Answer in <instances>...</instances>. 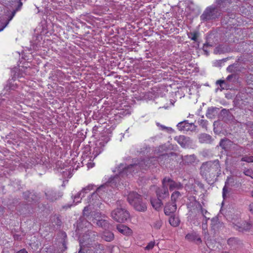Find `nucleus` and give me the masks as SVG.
Here are the masks:
<instances>
[{"label":"nucleus","instance_id":"obj_55","mask_svg":"<svg viewBox=\"0 0 253 253\" xmlns=\"http://www.w3.org/2000/svg\"><path fill=\"white\" fill-rule=\"evenodd\" d=\"M71 206H68L67 207L70 208Z\"/></svg>","mask_w":253,"mask_h":253},{"label":"nucleus","instance_id":"obj_28","mask_svg":"<svg viewBox=\"0 0 253 253\" xmlns=\"http://www.w3.org/2000/svg\"><path fill=\"white\" fill-rule=\"evenodd\" d=\"M198 206L200 208L201 212L203 215V217L205 218V222H207V220L210 218V217L209 216L210 215V213L205 209H203L201 204L198 203Z\"/></svg>","mask_w":253,"mask_h":253},{"label":"nucleus","instance_id":"obj_4","mask_svg":"<svg viewBox=\"0 0 253 253\" xmlns=\"http://www.w3.org/2000/svg\"><path fill=\"white\" fill-rule=\"evenodd\" d=\"M128 203L137 211H144L147 209V206L142 201L141 196L135 192H130L127 198Z\"/></svg>","mask_w":253,"mask_h":253},{"label":"nucleus","instance_id":"obj_20","mask_svg":"<svg viewBox=\"0 0 253 253\" xmlns=\"http://www.w3.org/2000/svg\"><path fill=\"white\" fill-rule=\"evenodd\" d=\"M161 198L158 197L157 198H152L151 200V204L156 210L159 211L161 209L162 205H163L161 201Z\"/></svg>","mask_w":253,"mask_h":253},{"label":"nucleus","instance_id":"obj_34","mask_svg":"<svg viewBox=\"0 0 253 253\" xmlns=\"http://www.w3.org/2000/svg\"><path fill=\"white\" fill-rule=\"evenodd\" d=\"M102 151V148L100 146H96L94 147L93 151V155H94V158L96 157Z\"/></svg>","mask_w":253,"mask_h":253},{"label":"nucleus","instance_id":"obj_10","mask_svg":"<svg viewBox=\"0 0 253 253\" xmlns=\"http://www.w3.org/2000/svg\"><path fill=\"white\" fill-rule=\"evenodd\" d=\"M174 140L176 141L182 148H188L190 147L192 143V141L190 137L184 135L175 136Z\"/></svg>","mask_w":253,"mask_h":253},{"label":"nucleus","instance_id":"obj_12","mask_svg":"<svg viewBox=\"0 0 253 253\" xmlns=\"http://www.w3.org/2000/svg\"><path fill=\"white\" fill-rule=\"evenodd\" d=\"M46 198L51 202L59 199L62 196V193L59 191H55L52 189L47 190L45 192Z\"/></svg>","mask_w":253,"mask_h":253},{"label":"nucleus","instance_id":"obj_42","mask_svg":"<svg viewBox=\"0 0 253 253\" xmlns=\"http://www.w3.org/2000/svg\"><path fill=\"white\" fill-rule=\"evenodd\" d=\"M235 239L234 238H230L228 240L227 243L228 245H232Z\"/></svg>","mask_w":253,"mask_h":253},{"label":"nucleus","instance_id":"obj_35","mask_svg":"<svg viewBox=\"0 0 253 253\" xmlns=\"http://www.w3.org/2000/svg\"><path fill=\"white\" fill-rule=\"evenodd\" d=\"M240 156H239L238 157L233 156L232 157L230 160V163L232 166H236L238 165L239 162L240 161V160L239 159Z\"/></svg>","mask_w":253,"mask_h":253},{"label":"nucleus","instance_id":"obj_9","mask_svg":"<svg viewBox=\"0 0 253 253\" xmlns=\"http://www.w3.org/2000/svg\"><path fill=\"white\" fill-rule=\"evenodd\" d=\"M162 183L164 185L166 184L167 186H169L170 191L174 190H180L183 188L182 184L180 182H177L169 178L165 177L163 179Z\"/></svg>","mask_w":253,"mask_h":253},{"label":"nucleus","instance_id":"obj_26","mask_svg":"<svg viewBox=\"0 0 253 253\" xmlns=\"http://www.w3.org/2000/svg\"><path fill=\"white\" fill-rule=\"evenodd\" d=\"M103 238L107 242H111L114 240V235L111 232L105 231L103 233Z\"/></svg>","mask_w":253,"mask_h":253},{"label":"nucleus","instance_id":"obj_50","mask_svg":"<svg viewBox=\"0 0 253 253\" xmlns=\"http://www.w3.org/2000/svg\"><path fill=\"white\" fill-rule=\"evenodd\" d=\"M241 166L242 167H243V166H244V163H241Z\"/></svg>","mask_w":253,"mask_h":253},{"label":"nucleus","instance_id":"obj_49","mask_svg":"<svg viewBox=\"0 0 253 253\" xmlns=\"http://www.w3.org/2000/svg\"><path fill=\"white\" fill-rule=\"evenodd\" d=\"M161 126L162 127L163 129H168V128L165 126Z\"/></svg>","mask_w":253,"mask_h":253},{"label":"nucleus","instance_id":"obj_33","mask_svg":"<svg viewBox=\"0 0 253 253\" xmlns=\"http://www.w3.org/2000/svg\"><path fill=\"white\" fill-rule=\"evenodd\" d=\"M181 195L180 193L178 191L174 192L171 196V199L172 203H175L179 197Z\"/></svg>","mask_w":253,"mask_h":253},{"label":"nucleus","instance_id":"obj_23","mask_svg":"<svg viewBox=\"0 0 253 253\" xmlns=\"http://www.w3.org/2000/svg\"><path fill=\"white\" fill-rule=\"evenodd\" d=\"M196 160V156L193 154L184 156V162L187 165H191L194 163Z\"/></svg>","mask_w":253,"mask_h":253},{"label":"nucleus","instance_id":"obj_21","mask_svg":"<svg viewBox=\"0 0 253 253\" xmlns=\"http://www.w3.org/2000/svg\"><path fill=\"white\" fill-rule=\"evenodd\" d=\"M232 143V141L230 140L227 138H223L221 139L219 145L223 149L226 150L231 147Z\"/></svg>","mask_w":253,"mask_h":253},{"label":"nucleus","instance_id":"obj_6","mask_svg":"<svg viewBox=\"0 0 253 253\" xmlns=\"http://www.w3.org/2000/svg\"><path fill=\"white\" fill-rule=\"evenodd\" d=\"M233 228L242 233L249 232L253 229V221L232 219Z\"/></svg>","mask_w":253,"mask_h":253},{"label":"nucleus","instance_id":"obj_24","mask_svg":"<svg viewBox=\"0 0 253 253\" xmlns=\"http://www.w3.org/2000/svg\"><path fill=\"white\" fill-rule=\"evenodd\" d=\"M169 223L171 226L177 227L179 224L180 220L177 216L171 215L169 218Z\"/></svg>","mask_w":253,"mask_h":253},{"label":"nucleus","instance_id":"obj_22","mask_svg":"<svg viewBox=\"0 0 253 253\" xmlns=\"http://www.w3.org/2000/svg\"><path fill=\"white\" fill-rule=\"evenodd\" d=\"M117 230L124 235H128L131 232V230L126 226L122 224H119L117 226Z\"/></svg>","mask_w":253,"mask_h":253},{"label":"nucleus","instance_id":"obj_44","mask_svg":"<svg viewBox=\"0 0 253 253\" xmlns=\"http://www.w3.org/2000/svg\"><path fill=\"white\" fill-rule=\"evenodd\" d=\"M16 253H28V252L25 249H23L17 252Z\"/></svg>","mask_w":253,"mask_h":253},{"label":"nucleus","instance_id":"obj_38","mask_svg":"<svg viewBox=\"0 0 253 253\" xmlns=\"http://www.w3.org/2000/svg\"><path fill=\"white\" fill-rule=\"evenodd\" d=\"M24 195L25 198L26 199H31L32 200H34L32 197L33 196V195H32L31 193H30L29 192L24 193Z\"/></svg>","mask_w":253,"mask_h":253},{"label":"nucleus","instance_id":"obj_19","mask_svg":"<svg viewBox=\"0 0 253 253\" xmlns=\"http://www.w3.org/2000/svg\"><path fill=\"white\" fill-rule=\"evenodd\" d=\"M230 182H234L233 179L232 177H228L225 182V185L222 189V197L224 199L227 197V195L229 193L228 186Z\"/></svg>","mask_w":253,"mask_h":253},{"label":"nucleus","instance_id":"obj_14","mask_svg":"<svg viewBox=\"0 0 253 253\" xmlns=\"http://www.w3.org/2000/svg\"><path fill=\"white\" fill-rule=\"evenodd\" d=\"M157 196L161 199H165L168 197L169 195L168 186L166 184L163 183V186L161 188H158L156 190Z\"/></svg>","mask_w":253,"mask_h":253},{"label":"nucleus","instance_id":"obj_31","mask_svg":"<svg viewBox=\"0 0 253 253\" xmlns=\"http://www.w3.org/2000/svg\"><path fill=\"white\" fill-rule=\"evenodd\" d=\"M198 123L201 127H202L203 128H205L206 130L207 129L208 122L207 120H204L203 119H199L198 121Z\"/></svg>","mask_w":253,"mask_h":253},{"label":"nucleus","instance_id":"obj_43","mask_svg":"<svg viewBox=\"0 0 253 253\" xmlns=\"http://www.w3.org/2000/svg\"><path fill=\"white\" fill-rule=\"evenodd\" d=\"M249 132L250 134L253 136V124H252V126L249 129Z\"/></svg>","mask_w":253,"mask_h":253},{"label":"nucleus","instance_id":"obj_41","mask_svg":"<svg viewBox=\"0 0 253 253\" xmlns=\"http://www.w3.org/2000/svg\"><path fill=\"white\" fill-rule=\"evenodd\" d=\"M21 0H19L18 2V4L17 7L16 8V10L19 11L21 8L22 7V6L23 5L22 2L20 1Z\"/></svg>","mask_w":253,"mask_h":253},{"label":"nucleus","instance_id":"obj_47","mask_svg":"<svg viewBox=\"0 0 253 253\" xmlns=\"http://www.w3.org/2000/svg\"><path fill=\"white\" fill-rule=\"evenodd\" d=\"M249 208L251 212L253 214V203L250 205Z\"/></svg>","mask_w":253,"mask_h":253},{"label":"nucleus","instance_id":"obj_2","mask_svg":"<svg viewBox=\"0 0 253 253\" xmlns=\"http://www.w3.org/2000/svg\"><path fill=\"white\" fill-rule=\"evenodd\" d=\"M167 156L165 154L162 155L158 158L157 157H151L147 158L146 160H142L140 162L126 166V165L121 164L118 169L117 171L119 172L120 176H124L125 175H127V173H131L134 172V170H132L133 169H146L147 168H149L151 165H155L158 162H159V160L161 159L166 158Z\"/></svg>","mask_w":253,"mask_h":253},{"label":"nucleus","instance_id":"obj_1","mask_svg":"<svg viewBox=\"0 0 253 253\" xmlns=\"http://www.w3.org/2000/svg\"><path fill=\"white\" fill-rule=\"evenodd\" d=\"M110 182H107L104 184L101 185L87 198L88 205L85 207L83 210V216L86 218L89 219L91 213H94L92 212L93 210H97L101 209L102 205V199L99 194H102V192L107 191L109 188Z\"/></svg>","mask_w":253,"mask_h":253},{"label":"nucleus","instance_id":"obj_7","mask_svg":"<svg viewBox=\"0 0 253 253\" xmlns=\"http://www.w3.org/2000/svg\"><path fill=\"white\" fill-rule=\"evenodd\" d=\"M218 8L215 5H211L206 8L201 16L202 20H208L217 18L218 16Z\"/></svg>","mask_w":253,"mask_h":253},{"label":"nucleus","instance_id":"obj_29","mask_svg":"<svg viewBox=\"0 0 253 253\" xmlns=\"http://www.w3.org/2000/svg\"><path fill=\"white\" fill-rule=\"evenodd\" d=\"M199 32L197 31H195L193 32H189L187 33V36L188 38L190 39L191 40L196 42L197 41V38L199 36Z\"/></svg>","mask_w":253,"mask_h":253},{"label":"nucleus","instance_id":"obj_32","mask_svg":"<svg viewBox=\"0 0 253 253\" xmlns=\"http://www.w3.org/2000/svg\"><path fill=\"white\" fill-rule=\"evenodd\" d=\"M162 221L161 219H157L153 224V227L156 229H159L162 225Z\"/></svg>","mask_w":253,"mask_h":253},{"label":"nucleus","instance_id":"obj_52","mask_svg":"<svg viewBox=\"0 0 253 253\" xmlns=\"http://www.w3.org/2000/svg\"><path fill=\"white\" fill-rule=\"evenodd\" d=\"M79 253H82V252L81 250H80L79 251Z\"/></svg>","mask_w":253,"mask_h":253},{"label":"nucleus","instance_id":"obj_53","mask_svg":"<svg viewBox=\"0 0 253 253\" xmlns=\"http://www.w3.org/2000/svg\"><path fill=\"white\" fill-rule=\"evenodd\" d=\"M251 123H250V122H249V123H248V126H249V125H251Z\"/></svg>","mask_w":253,"mask_h":253},{"label":"nucleus","instance_id":"obj_40","mask_svg":"<svg viewBox=\"0 0 253 253\" xmlns=\"http://www.w3.org/2000/svg\"><path fill=\"white\" fill-rule=\"evenodd\" d=\"M87 236L88 235L87 234L83 236V243L84 242H86L87 244H89V242H88V240H89V238H88Z\"/></svg>","mask_w":253,"mask_h":253},{"label":"nucleus","instance_id":"obj_11","mask_svg":"<svg viewBox=\"0 0 253 253\" xmlns=\"http://www.w3.org/2000/svg\"><path fill=\"white\" fill-rule=\"evenodd\" d=\"M185 239L188 242L194 243L197 245H200L202 242L199 234L194 231L187 234L185 237Z\"/></svg>","mask_w":253,"mask_h":253},{"label":"nucleus","instance_id":"obj_46","mask_svg":"<svg viewBox=\"0 0 253 253\" xmlns=\"http://www.w3.org/2000/svg\"><path fill=\"white\" fill-rule=\"evenodd\" d=\"M233 68V65H230L227 68V71L229 72H232V68Z\"/></svg>","mask_w":253,"mask_h":253},{"label":"nucleus","instance_id":"obj_48","mask_svg":"<svg viewBox=\"0 0 253 253\" xmlns=\"http://www.w3.org/2000/svg\"><path fill=\"white\" fill-rule=\"evenodd\" d=\"M8 22H7L0 29V31L3 30V29L7 26L8 24Z\"/></svg>","mask_w":253,"mask_h":253},{"label":"nucleus","instance_id":"obj_56","mask_svg":"<svg viewBox=\"0 0 253 253\" xmlns=\"http://www.w3.org/2000/svg\"><path fill=\"white\" fill-rule=\"evenodd\" d=\"M252 196L253 197V191L252 192Z\"/></svg>","mask_w":253,"mask_h":253},{"label":"nucleus","instance_id":"obj_37","mask_svg":"<svg viewBox=\"0 0 253 253\" xmlns=\"http://www.w3.org/2000/svg\"><path fill=\"white\" fill-rule=\"evenodd\" d=\"M253 172V171L250 169H246L244 170L243 173H244L245 175L251 177Z\"/></svg>","mask_w":253,"mask_h":253},{"label":"nucleus","instance_id":"obj_30","mask_svg":"<svg viewBox=\"0 0 253 253\" xmlns=\"http://www.w3.org/2000/svg\"><path fill=\"white\" fill-rule=\"evenodd\" d=\"M240 162H245L248 163H253V156H243L240 159Z\"/></svg>","mask_w":253,"mask_h":253},{"label":"nucleus","instance_id":"obj_51","mask_svg":"<svg viewBox=\"0 0 253 253\" xmlns=\"http://www.w3.org/2000/svg\"><path fill=\"white\" fill-rule=\"evenodd\" d=\"M251 177H252L253 179V172L251 176Z\"/></svg>","mask_w":253,"mask_h":253},{"label":"nucleus","instance_id":"obj_18","mask_svg":"<svg viewBox=\"0 0 253 253\" xmlns=\"http://www.w3.org/2000/svg\"><path fill=\"white\" fill-rule=\"evenodd\" d=\"M218 110V108L214 107L208 108L206 114V117L209 119L214 118L217 114Z\"/></svg>","mask_w":253,"mask_h":253},{"label":"nucleus","instance_id":"obj_5","mask_svg":"<svg viewBox=\"0 0 253 253\" xmlns=\"http://www.w3.org/2000/svg\"><path fill=\"white\" fill-rule=\"evenodd\" d=\"M122 203L121 201H117L116 205L118 207L111 214L112 218L118 222H123L129 217L128 212L122 208Z\"/></svg>","mask_w":253,"mask_h":253},{"label":"nucleus","instance_id":"obj_27","mask_svg":"<svg viewBox=\"0 0 253 253\" xmlns=\"http://www.w3.org/2000/svg\"><path fill=\"white\" fill-rule=\"evenodd\" d=\"M215 3L216 4L215 6L217 8H220L225 7L230 3V2L229 0H215Z\"/></svg>","mask_w":253,"mask_h":253},{"label":"nucleus","instance_id":"obj_25","mask_svg":"<svg viewBox=\"0 0 253 253\" xmlns=\"http://www.w3.org/2000/svg\"><path fill=\"white\" fill-rule=\"evenodd\" d=\"M216 84L220 86V90L228 89L229 87V84L225 80H219L216 82Z\"/></svg>","mask_w":253,"mask_h":253},{"label":"nucleus","instance_id":"obj_13","mask_svg":"<svg viewBox=\"0 0 253 253\" xmlns=\"http://www.w3.org/2000/svg\"><path fill=\"white\" fill-rule=\"evenodd\" d=\"M177 128L180 131H193L195 129V126L193 123H189L187 121L179 123L177 125Z\"/></svg>","mask_w":253,"mask_h":253},{"label":"nucleus","instance_id":"obj_15","mask_svg":"<svg viewBox=\"0 0 253 253\" xmlns=\"http://www.w3.org/2000/svg\"><path fill=\"white\" fill-rule=\"evenodd\" d=\"M198 139L200 143L205 144H211L213 140L211 136L205 133L200 134Z\"/></svg>","mask_w":253,"mask_h":253},{"label":"nucleus","instance_id":"obj_3","mask_svg":"<svg viewBox=\"0 0 253 253\" xmlns=\"http://www.w3.org/2000/svg\"><path fill=\"white\" fill-rule=\"evenodd\" d=\"M200 174L208 182L213 181L220 172V165L218 160L203 163L200 167Z\"/></svg>","mask_w":253,"mask_h":253},{"label":"nucleus","instance_id":"obj_45","mask_svg":"<svg viewBox=\"0 0 253 253\" xmlns=\"http://www.w3.org/2000/svg\"><path fill=\"white\" fill-rule=\"evenodd\" d=\"M18 11L17 10H16V9H15V10H14L12 12V15L10 16V18H9V20H10L12 19V18H13V17L14 16V15L15 14L16 12Z\"/></svg>","mask_w":253,"mask_h":253},{"label":"nucleus","instance_id":"obj_8","mask_svg":"<svg viewBox=\"0 0 253 253\" xmlns=\"http://www.w3.org/2000/svg\"><path fill=\"white\" fill-rule=\"evenodd\" d=\"M92 216V221L95 223L96 221V225L100 227L103 229H106L108 227L109 223L106 219H104L105 217V215H102L101 212H95L94 213L91 214Z\"/></svg>","mask_w":253,"mask_h":253},{"label":"nucleus","instance_id":"obj_36","mask_svg":"<svg viewBox=\"0 0 253 253\" xmlns=\"http://www.w3.org/2000/svg\"><path fill=\"white\" fill-rule=\"evenodd\" d=\"M155 245V241H151L145 247V250H148V251L150 250H152L154 248Z\"/></svg>","mask_w":253,"mask_h":253},{"label":"nucleus","instance_id":"obj_17","mask_svg":"<svg viewBox=\"0 0 253 253\" xmlns=\"http://www.w3.org/2000/svg\"><path fill=\"white\" fill-rule=\"evenodd\" d=\"M176 210V205L175 203L167 204L164 209V212L166 215H169L173 213Z\"/></svg>","mask_w":253,"mask_h":253},{"label":"nucleus","instance_id":"obj_16","mask_svg":"<svg viewBox=\"0 0 253 253\" xmlns=\"http://www.w3.org/2000/svg\"><path fill=\"white\" fill-rule=\"evenodd\" d=\"M94 187H95V186L93 184H88L85 187L83 188L80 192H79L75 196L74 200H75L77 199H79L81 197H84L85 194L92 190Z\"/></svg>","mask_w":253,"mask_h":253},{"label":"nucleus","instance_id":"obj_39","mask_svg":"<svg viewBox=\"0 0 253 253\" xmlns=\"http://www.w3.org/2000/svg\"><path fill=\"white\" fill-rule=\"evenodd\" d=\"M235 77H236V76L235 75H233V74L229 75L226 78V81H228V82H233L232 81V79H235Z\"/></svg>","mask_w":253,"mask_h":253},{"label":"nucleus","instance_id":"obj_54","mask_svg":"<svg viewBox=\"0 0 253 253\" xmlns=\"http://www.w3.org/2000/svg\"><path fill=\"white\" fill-rule=\"evenodd\" d=\"M81 202V201L80 200V201H77V202H76V203H79V202Z\"/></svg>","mask_w":253,"mask_h":253}]
</instances>
